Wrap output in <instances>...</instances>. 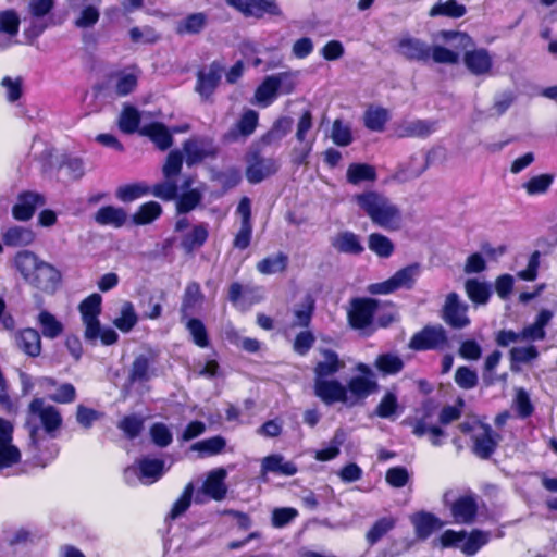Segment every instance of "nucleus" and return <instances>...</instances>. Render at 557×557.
<instances>
[{
  "label": "nucleus",
  "mask_w": 557,
  "mask_h": 557,
  "mask_svg": "<svg viewBox=\"0 0 557 557\" xmlns=\"http://www.w3.org/2000/svg\"><path fill=\"white\" fill-rule=\"evenodd\" d=\"M39 384L50 399L57 403L67 404L75 399L76 392L72 384L65 383L57 386L54 381L49 377L39 380Z\"/></svg>",
  "instance_id": "2f4dec72"
},
{
  "label": "nucleus",
  "mask_w": 557,
  "mask_h": 557,
  "mask_svg": "<svg viewBox=\"0 0 557 557\" xmlns=\"http://www.w3.org/2000/svg\"><path fill=\"white\" fill-rule=\"evenodd\" d=\"M208 16L202 13H193L180 20L176 24V33L180 35L198 34L207 24Z\"/></svg>",
  "instance_id": "a18cd8bd"
},
{
  "label": "nucleus",
  "mask_w": 557,
  "mask_h": 557,
  "mask_svg": "<svg viewBox=\"0 0 557 557\" xmlns=\"http://www.w3.org/2000/svg\"><path fill=\"white\" fill-rule=\"evenodd\" d=\"M62 425L59 409L46 404L41 398H35L28 406L25 428L34 445H37L45 435L54 437Z\"/></svg>",
  "instance_id": "7ed1b4c3"
},
{
  "label": "nucleus",
  "mask_w": 557,
  "mask_h": 557,
  "mask_svg": "<svg viewBox=\"0 0 557 557\" xmlns=\"http://www.w3.org/2000/svg\"><path fill=\"white\" fill-rule=\"evenodd\" d=\"M226 3L246 16L261 17L280 13L275 0H225Z\"/></svg>",
  "instance_id": "4be33fe9"
},
{
  "label": "nucleus",
  "mask_w": 557,
  "mask_h": 557,
  "mask_svg": "<svg viewBox=\"0 0 557 557\" xmlns=\"http://www.w3.org/2000/svg\"><path fill=\"white\" fill-rule=\"evenodd\" d=\"M154 376H157L154 356L152 354L137 356L129 370V380L133 383H144Z\"/></svg>",
  "instance_id": "bb28decb"
},
{
  "label": "nucleus",
  "mask_w": 557,
  "mask_h": 557,
  "mask_svg": "<svg viewBox=\"0 0 557 557\" xmlns=\"http://www.w3.org/2000/svg\"><path fill=\"white\" fill-rule=\"evenodd\" d=\"M314 308V301L310 296L302 299L293 310V326H308Z\"/></svg>",
  "instance_id": "864d4df0"
},
{
  "label": "nucleus",
  "mask_w": 557,
  "mask_h": 557,
  "mask_svg": "<svg viewBox=\"0 0 557 557\" xmlns=\"http://www.w3.org/2000/svg\"><path fill=\"white\" fill-rule=\"evenodd\" d=\"M286 265L287 257L283 253H277L258 262L257 269L262 274H275L284 271Z\"/></svg>",
  "instance_id": "bf43d9fd"
},
{
  "label": "nucleus",
  "mask_w": 557,
  "mask_h": 557,
  "mask_svg": "<svg viewBox=\"0 0 557 557\" xmlns=\"http://www.w3.org/2000/svg\"><path fill=\"white\" fill-rule=\"evenodd\" d=\"M377 301L370 298H356L350 302L348 319L352 327L364 329L372 322Z\"/></svg>",
  "instance_id": "aec40b11"
},
{
  "label": "nucleus",
  "mask_w": 557,
  "mask_h": 557,
  "mask_svg": "<svg viewBox=\"0 0 557 557\" xmlns=\"http://www.w3.org/2000/svg\"><path fill=\"white\" fill-rule=\"evenodd\" d=\"M352 200L373 224L386 231L401 228L404 221L401 210L384 194L367 190L355 195Z\"/></svg>",
  "instance_id": "f257e3e1"
},
{
  "label": "nucleus",
  "mask_w": 557,
  "mask_h": 557,
  "mask_svg": "<svg viewBox=\"0 0 557 557\" xmlns=\"http://www.w3.org/2000/svg\"><path fill=\"white\" fill-rule=\"evenodd\" d=\"M139 74L135 66L113 71L107 77L106 88L116 96H126L136 88Z\"/></svg>",
  "instance_id": "4468645a"
},
{
  "label": "nucleus",
  "mask_w": 557,
  "mask_h": 557,
  "mask_svg": "<svg viewBox=\"0 0 557 557\" xmlns=\"http://www.w3.org/2000/svg\"><path fill=\"white\" fill-rule=\"evenodd\" d=\"M312 115L309 111H306L302 113L297 124L296 138L299 141V146L293 150L295 163H307V159L315 140L312 134Z\"/></svg>",
  "instance_id": "ddd939ff"
},
{
  "label": "nucleus",
  "mask_w": 557,
  "mask_h": 557,
  "mask_svg": "<svg viewBox=\"0 0 557 557\" xmlns=\"http://www.w3.org/2000/svg\"><path fill=\"white\" fill-rule=\"evenodd\" d=\"M13 423L0 418V469L12 467L21 460L20 449L12 444Z\"/></svg>",
  "instance_id": "dca6fc26"
},
{
  "label": "nucleus",
  "mask_w": 557,
  "mask_h": 557,
  "mask_svg": "<svg viewBox=\"0 0 557 557\" xmlns=\"http://www.w3.org/2000/svg\"><path fill=\"white\" fill-rule=\"evenodd\" d=\"M276 170L277 165L273 160H259L248 166L246 176L250 183H259Z\"/></svg>",
  "instance_id": "de8ad7c7"
},
{
  "label": "nucleus",
  "mask_w": 557,
  "mask_h": 557,
  "mask_svg": "<svg viewBox=\"0 0 557 557\" xmlns=\"http://www.w3.org/2000/svg\"><path fill=\"white\" fill-rule=\"evenodd\" d=\"M369 249L380 258H389L395 249L393 242L385 235L372 233L368 238Z\"/></svg>",
  "instance_id": "8fccbe9b"
},
{
  "label": "nucleus",
  "mask_w": 557,
  "mask_h": 557,
  "mask_svg": "<svg viewBox=\"0 0 557 557\" xmlns=\"http://www.w3.org/2000/svg\"><path fill=\"white\" fill-rule=\"evenodd\" d=\"M436 123L428 120H404L394 127L397 137H421L432 134Z\"/></svg>",
  "instance_id": "cd10ccee"
},
{
  "label": "nucleus",
  "mask_w": 557,
  "mask_h": 557,
  "mask_svg": "<svg viewBox=\"0 0 557 557\" xmlns=\"http://www.w3.org/2000/svg\"><path fill=\"white\" fill-rule=\"evenodd\" d=\"M226 442L221 436H213L191 445V450L198 451L201 458L214 456L223 451Z\"/></svg>",
  "instance_id": "3c124183"
},
{
  "label": "nucleus",
  "mask_w": 557,
  "mask_h": 557,
  "mask_svg": "<svg viewBox=\"0 0 557 557\" xmlns=\"http://www.w3.org/2000/svg\"><path fill=\"white\" fill-rule=\"evenodd\" d=\"M298 84L297 71H285L268 75L257 87L252 103L267 108L274 102L280 94H292Z\"/></svg>",
  "instance_id": "39448f33"
},
{
  "label": "nucleus",
  "mask_w": 557,
  "mask_h": 557,
  "mask_svg": "<svg viewBox=\"0 0 557 557\" xmlns=\"http://www.w3.org/2000/svg\"><path fill=\"white\" fill-rule=\"evenodd\" d=\"M227 470L224 468H215L209 471L200 488V493L196 495V503H203L200 494L207 495L214 500H222L227 493L225 480Z\"/></svg>",
  "instance_id": "a211bd4d"
},
{
  "label": "nucleus",
  "mask_w": 557,
  "mask_h": 557,
  "mask_svg": "<svg viewBox=\"0 0 557 557\" xmlns=\"http://www.w3.org/2000/svg\"><path fill=\"white\" fill-rule=\"evenodd\" d=\"M397 52L409 60L428 61L431 50L424 41L410 36H403L398 39Z\"/></svg>",
  "instance_id": "393cba45"
},
{
  "label": "nucleus",
  "mask_w": 557,
  "mask_h": 557,
  "mask_svg": "<svg viewBox=\"0 0 557 557\" xmlns=\"http://www.w3.org/2000/svg\"><path fill=\"white\" fill-rule=\"evenodd\" d=\"M183 157L178 150H172L162 168L164 181L152 187L151 194L163 200H173L176 198L178 188L176 176L181 173Z\"/></svg>",
  "instance_id": "1a4fd4ad"
},
{
  "label": "nucleus",
  "mask_w": 557,
  "mask_h": 557,
  "mask_svg": "<svg viewBox=\"0 0 557 557\" xmlns=\"http://www.w3.org/2000/svg\"><path fill=\"white\" fill-rule=\"evenodd\" d=\"M346 177L354 185L362 182H374L376 180V171L374 166L367 163H351L347 169Z\"/></svg>",
  "instance_id": "c03bdc74"
},
{
  "label": "nucleus",
  "mask_w": 557,
  "mask_h": 557,
  "mask_svg": "<svg viewBox=\"0 0 557 557\" xmlns=\"http://www.w3.org/2000/svg\"><path fill=\"white\" fill-rule=\"evenodd\" d=\"M404 423L412 428L416 436H428L432 445L440 446L446 437L444 430L435 423V416L430 409H424L416 417L407 418Z\"/></svg>",
  "instance_id": "f8f14e48"
},
{
  "label": "nucleus",
  "mask_w": 557,
  "mask_h": 557,
  "mask_svg": "<svg viewBox=\"0 0 557 557\" xmlns=\"http://www.w3.org/2000/svg\"><path fill=\"white\" fill-rule=\"evenodd\" d=\"M113 325L123 333H129L138 323V314L131 301H124L117 317L112 321Z\"/></svg>",
  "instance_id": "a19ab883"
},
{
  "label": "nucleus",
  "mask_w": 557,
  "mask_h": 557,
  "mask_svg": "<svg viewBox=\"0 0 557 557\" xmlns=\"http://www.w3.org/2000/svg\"><path fill=\"white\" fill-rule=\"evenodd\" d=\"M13 263L23 278L40 290L54 292L60 283L59 270L29 250L17 252Z\"/></svg>",
  "instance_id": "f03ea898"
},
{
  "label": "nucleus",
  "mask_w": 557,
  "mask_h": 557,
  "mask_svg": "<svg viewBox=\"0 0 557 557\" xmlns=\"http://www.w3.org/2000/svg\"><path fill=\"white\" fill-rule=\"evenodd\" d=\"M476 512V504L473 497L462 496L451 505V513L456 522L469 523Z\"/></svg>",
  "instance_id": "4c0bfd02"
},
{
  "label": "nucleus",
  "mask_w": 557,
  "mask_h": 557,
  "mask_svg": "<svg viewBox=\"0 0 557 557\" xmlns=\"http://www.w3.org/2000/svg\"><path fill=\"white\" fill-rule=\"evenodd\" d=\"M20 16L13 10L0 12V48H8L14 42L18 33Z\"/></svg>",
  "instance_id": "c85d7f7f"
},
{
  "label": "nucleus",
  "mask_w": 557,
  "mask_h": 557,
  "mask_svg": "<svg viewBox=\"0 0 557 557\" xmlns=\"http://www.w3.org/2000/svg\"><path fill=\"white\" fill-rule=\"evenodd\" d=\"M37 323L47 338H55L63 332V324L50 312L42 310L38 314Z\"/></svg>",
  "instance_id": "09e8293b"
},
{
  "label": "nucleus",
  "mask_w": 557,
  "mask_h": 557,
  "mask_svg": "<svg viewBox=\"0 0 557 557\" xmlns=\"http://www.w3.org/2000/svg\"><path fill=\"white\" fill-rule=\"evenodd\" d=\"M399 410L400 406L398 404V397L394 392L389 391L380 400L375 408V413L380 418L395 419L399 413Z\"/></svg>",
  "instance_id": "603ef678"
},
{
  "label": "nucleus",
  "mask_w": 557,
  "mask_h": 557,
  "mask_svg": "<svg viewBox=\"0 0 557 557\" xmlns=\"http://www.w3.org/2000/svg\"><path fill=\"white\" fill-rule=\"evenodd\" d=\"M440 36L446 46L430 47V57L436 63L456 64L459 62L461 52L473 46L472 38L465 33L442 32Z\"/></svg>",
  "instance_id": "423d86ee"
},
{
  "label": "nucleus",
  "mask_w": 557,
  "mask_h": 557,
  "mask_svg": "<svg viewBox=\"0 0 557 557\" xmlns=\"http://www.w3.org/2000/svg\"><path fill=\"white\" fill-rule=\"evenodd\" d=\"M375 366L385 374H395L403 369L404 363L398 356L384 354L377 357Z\"/></svg>",
  "instance_id": "338daca9"
},
{
  "label": "nucleus",
  "mask_w": 557,
  "mask_h": 557,
  "mask_svg": "<svg viewBox=\"0 0 557 557\" xmlns=\"http://www.w3.org/2000/svg\"><path fill=\"white\" fill-rule=\"evenodd\" d=\"M356 371L359 374L350 377L345 385L348 407L356 406L377 389L375 375L369 366L360 362Z\"/></svg>",
  "instance_id": "6e6552de"
},
{
  "label": "nucleus",
  "mask_w": 557,
  "mask_h": 557,
  "mask_svg": "<svg viewBox=\"0 0 557 557\" xmlns=\"http://www.w3.org/2000/svg\"><path fill=\"white\" fill-rule=\"evenodd\" d=\"M313 391L325 405L341 403L347 406L346 386L334 377L314 380Z\"/></svg>",
  "instance_id": "f3484780"
},
{
  "label": "nucleus",
  "mask_w": 557,
  "mask_h": 557,
  "mask_svg": "<svg viewBox=\"0 0 557 557\" xmlns=\"http://www.w3.org/2000/svg\"><path fill=\"white\" fill-rule=\"evenodd\" d=\"M419 275L420 267L418 264H411L398 270L392 277L384 282L370 284L367 289L370 294L374 295H387L400 288L410 289Z\"/></svg>",
  "instance_id": "9b49d317"
},
{
  "label": "nucleus",
  "mask_w": 557,
  "mask_h": 557,
  "mask_svg": "<svg viewBox=\"0 0 557 557\" xmlns=\"http://www.w3.org/2000/svg\"><path fill=\"white\" fill-rule=\"evenodd\" d=\"M205 191V186L200 185L196 188H193L184 194L177 200V210L181 213L188 212L196 208V206L200 202L202 198V194Z\"/></svg>",
  "instance_id": "052dcab7"
},
{
  "label": "nucleus",
  "mask_w": 557,
  "mask_h": 557,
  "mask_svg": "<svg viewBox=\"0 0 557 557\" xmlns=\"http://www.w3.org/2000/svg\"><path fill=\"white\" fill-rule=\"evenodd\" d=\"M127 219L126 212L122 208L106 206L100 208L95 214V221L100 225H110L121 227Z\"/></svg>",
  "instance_id": "58836bf2"
},
{
  "label": "nucleus",
  "mask_w": 557,
  "mask_h": 557,
  "mask_svg": "<svg viewBox=\"0 0 557 557\" xmlns=\"http://www.w3.org/2000/svg\"><path fill=\"white\" fill-rule=\"evenodd\" d=\"M45 199L37 193H24L17 198V202L13 207V216L20 221L29 220L37 207L44 206Z\"/></svg>",
  "instance_id": "c756f323"
},
{
  "label": "nucleus",
  "mask_w": 557,
  "mask_h": 557,
  "mask_svg": "<svg viewBox=\"0 0 557 557\" xmlns=\"http://www.w3.org/2000/svg\"><path fill=\"white\" fill-rule=\"evenodd\" d=\"M140 114L132 106L124 107L120 119L119 127L122 132L131 134L139 128Z\"/></svg>",
  "instance_id": "13d9d810"
},
{
  "label": "nucleus",
  "mask_w": 557,
  "mask_h": 557,
  "mask_svg": "<svg viewBox=\"0 0 557 557\" xmlns=\"http://www.w3.org/2000/svg\"><path fill=\"white\" fill-rule=\"evenodd\" d=\"M221 78L220 65L213 63L198 72V82L196 90L201 97L208 98L216 88Z\"/></svg>",
  "instance_id": "7c9ffc66"
},
{
  "label": "nucleus",
  "mask_w": 557,
  "mask_h": 557,
  "mask_svg": "<svg viewBox=\"0 0 557 557\" xmlns=\"http://www.w3.org/2000/svg\"><path fill=\"white\" fill-rule=\"evenodd\" d=\"M553 313L548 310H542L533 324L521 331L522 341H540L545 337V326L549 323Z\"/></svg>",
  "instance_id": "79ce46f5"
},
{
  "label": "nucleus",
  "mask_w": 557,
  "mask_h": 557,
  "mask_svg": "<svg viewBox=\"0 0 557 557\" xmlns=\"http://www.w3.org/2000/svg\"><path fill=\"white\" fill-rule=\"evenodd\" d=\"M277 473L282 475H294L297 472V467L292 461H286L281 455H270L262 459L261 473Z\"/></svg>",
  "instance_id": "f704fd0d"
},
{
  "label": "nucleus",
  "mask_w": 557,
  "mask_h": 557,
  "mask_svg": "<svg viewBox=\"0 0 557 557\" xmlns=\"http://www.w3.org/2000/svg\"><path fill=\"white\" fill-rule=\"evenodd\" d=\"M5 245L12 247L28 246L35 240V234L32 230L23 226H12L2 233Z\"/></svg>",
  "instance_id": "ea45409f"
},
{
  "label": "nucleus",
  "mask_w": 557,
  "mask_h": 557,
  "mask_svg": "<svg viewBox=\"0 0 557 557\" xmlns=\"http://www.w3.org/2000/svg\"><path fill=\"white\" fill-rule=\"evenodd\" d=\"M332 244L336 250L343 253L360 255L364 250L360 237L349 231L338 233Z\"/></svg>",
  "instance_id": "c9c22d12"
},
{
  "label": "nucleus",
  "mask_w": 557,
  "mask_h": 557,
  "mask_svg": "<svg viewBox=\"0 0 557 557\" xmlns=\"http://www.w3.org/2000/svg\"><path fill=\"white\" fill-rule=\"evenodd\" d=\"M463 50V64L466 69L475 76H490L493 70V57L484 48Z\"/></svg>",
  "instance_id": "6ab92c4d"
},
{
  "label": "nucleus",
  "mask_w": 557,
  "mask_h": 557,
  "mask_svg": "<svg viewBox=\"0 0 557 557\" xmlns=\"http://www.w3.org/2000/svg\"><path fill=\"white\" fill-rule=\"evenodd\" d=\"M446 343V334L442 326L425 327L416 334L410 342L413 349H434Z\"/></svg>",
  "instance_id": "a878e982"
},
{
  "label": "nucleus",
  "mask_w": 557,
  "mask_h": 557,
  "mask_svg": "<svg viewBox=\"0 0 557 557\" xmlns=\"http://www.w3.org/2000/svg\"><path fill=\"white\" fill-rule=\"evenodd\" d=\"M162 212L161 206L156 201H149L139 207L133 215V222L137 225H145L153 222Z\"/></svg>",
  "instance_id": "5fc2aeb1"
},
{
  "label": "nucleus",
  "mask_w": 557,
  "mask_h": 557,
  "mask_svg": "<svg viewBox=\"0 0 557 557\" xmlns=\"http://www.w3.org/2000/svg\"><path fill=\"white\" fill-rule=\"evenodd\" d=\"M15 342L20 349L28 356H38L41 351V339L39 333L34 329H24L15 334Z\"/></svg>",
  "instance_id": "e433bc0d"
},
{
  "label": "nucleus",
  "mask_w": 557,
  "mask_h": 557,
  "mask_svg": "<svg viewBox=\"0 0 557 557\" xmlns=\"http://www.w3.org/2000/svg\"><path fill=\"white\" fill-rule=\"evenodd\" d=\"M101 304L102 297L95 293L81 302L78 310L85 327L84 337L92 343L100 339L103 345L108 346L117 342L119 334L109 326H101L99 320Z\"/></svg>",
  "instance_id": "20e7f679"
},
{
  "label": "nucleus",
  "mask_w": 557,
  "mask_h": 557,
  "mask_svg": "<svg viewBox=\"0 0 557 557\" xmlns=\"http://www.w3.org/2000/svg\"><path fill=\"white\" fill-rule=\"evenodd\" d=\"M387 119L388 113L386 110L381 108H371L366 112L364 123L366 126L372 131H382Z\"/></svg>",
  "instance_id": "774afa93"
},
{
  "label": "nucleus",
  "mask_w": 557,
  "mask_h": 557,
  "mask_svg": "<svg viewBox=\"0 0 557 557\" xmlns=\"http://www.w3.org/2000/svg\"><path fill=\"white\" fill-rule=\"evenodd\" d=\"M184 151L186 163L190 166L214 156L215 147L208 138H193L184 144Z\"/></svg>",
  "instance_id": "b1692460"
},
{
  "label": "nucleus",
  "mask_w": 557,
  "mask_h": 557,
  "mask_svg": "<svg viewBox=\"0 0 557 557\" xmlns=\"http://www.w3.org/2000/svg\"><path fill=\"white\" fill-rule=\"evenodd\" d=\"M314 367V380L333 377L334 374L344 369L345 363L338 355L330 349H321Z\"/></svg>",
  "instance_id": "5701e85b"
},
{
  "label": "nucleus",
  "mask_w": 557,
  "mask_h": 557,
  "mask_svg": "<svg viewBox=\"0 0 557 557\" xmlns=\"http://www.w3.org/2000/svg\"><path fill=\"white\" fill-rule=\"evenodd\" d=\"M165 462L159 458L144 457L137 463L126 470V476L135 474L146 485L152 484L165 473Z\"/></svg>",
  "instance_id": "2eb2a0df"
},
{
  "label": "nucleus",
  "mask_w": 557,
  "mask_h": 557,
  "mask_svg": "<svg viewBox=\"0 0 557 557\" xmlns=\"http://www.w3.org/2000/svg\"><path fill=\"white\" fill-rule=\"evenodd\" d=\"M410 521L414 527L417 536L420 539L429 537L433 532L444 525V522L437 517L423 511L412 515Z\"/></svg>",
  "instance_id": "473e14b6"
},
{
  "label": "nucleus",
  "mask_w": 557,
  "mask_h": 557,
  "mask_svg": "<svg viewBox=\"0 0 557 557\" xmlns=\"http://www.w3.org/2000/svg\"><path fill=\"white\" fill-rule=\"evenodd\" d=\"M555 180L554 174L544 173L534 175L522 184V188L529 196H537L546 194Z\"/></svg>",
  "instance_id": "49530a36"
},
{
  "label": "nucleus",
  "mask_w": 557,
  "mask_h": 557,
  "mask_svg": "<svg viewBox=\"0 0 557 557\" xmlns=\"http://www.w3.org/2000/svg\"><path fill=\"white\" fill-rule=\"evenodd\" d=\"M466 14L465 5L458 3L456 0H447L446 2L434 5L431 11V16H447V17H461Z\"/></svg>",
  "instance_id": "4d7b16f0"
},
{
  "label": "nucleus",
  "mask_w": 557,
  "mask_h": 557,
  "mask_svg": "<svg viewBox=\"0 0 557 557\" xmlns=\"http://www.w3.org/2000/svg\"><path fill=\"white\" fill-rule=\"evenodd\" d=\"M149 194V188L144 184H129L120 186L116 189V197L123 202L134 201Z\"/></svg>",
  "instance_id": "0e129e2a"
},
{
  "label": "nucleus",
  "mask_w": 557,
  "mask_h": 557,
  "mask_svg": "<svg viewBox=\"0 0 557 557\" xmlns=\"http://www.w3.org/2000/svg\"><path fill=\"white\" fill-rule=\"evenodd\" d=\"M468 306L459 300L455 293L447 295L443 308L444 321L456 329H462L470 324V319L467 317Z\"/></svg>",
  "instance_id": "412c9836"
},
{
  "label": "nucleus",
  "mask_w": 557,
  "mask_h": 557,
  "mask_svg": "<svg viewBox=\"0 0 557 557\" xmlns=\"http://www.w3.org/2000/svg\"><path fill=\"white\" fill-rule=\"evenodd\" d=\"M466 290L469 298L476 304H485L491 295L488 286L478 280H468Z\"/></svg>",
  "instance_id": "69168bd1"
},
{
  "label": "nucleus",
  "mask_w": 557,
  "mask_h": 557,
  "mask_svg": "<svg viewBox=\"0 0 557 557\" xmlns=\"http://www.w3.org/2000/svg\"><path fill=\"white\" fill-rule=\"evenodd\" d=\"M459 429L462 433L471 435L473 451L481 458L490 457L497 446L498 435L493 432L491 426L474 418L460 423Z\"/></svg>",
  "instance_id": "0eeeda50"
},
{
  "label": "nucleus",
  "mask_w": 557,
  "mask_h": 557,
  "mask_svg": "<svg viewBox=\"0 0 557 557\" xmlns=\"http://www.w3.org/2000/svg\"><path fill=\"white\" fill-rule=\"evenodd\" d=\"M54 5V0H29L28 15L24 17V36L28 42H33L48 27L46 15Z\"/></svg>",
  "instance_id": "9d476101"
},
{
  "label": "nucleus",
  "mask_w": 557,
  "mask_h": 557,
  "mask_svg": "<svg viewBox=\"0 0 557 557\" xmlns=\"http://www.w3.org/2000/svg\"><path fill=\"white\" fill-rule=\"evenodd\" d=\"M203 295L200 286L197 283H189L186 286L184 298L182 302L181 313L182 318L186 319L189 314L194 313L202 304Z\"/></svg>",
  "instance_id": "37998d69"
},
{
  "label": "nucleus",
  "mask_w": 557,
  "mask_h": 557,
  "mask_svg": "<svg viewBox=\"0 0 557 557\" xmlns=\"http://www.w3.org/2000/svg\"><path fill=\"white\" fill-rule=\"evenodd\" d=\"M139 133L150 138V140L161 150H165L172 146V134L161 123H150L143 125Z\"/></svg>",
  "instance_id": "72a5a7b5"
},
{
  "label": "nucleus",
  "mask_w": 557,
  "mask_h": 557,
  "mask_svg": "<svg viewBox=\"0 0 557 557\" xmlns=\"http://www.w3.org/2000/svg\"><path fill=\"white\" fill-rule=\"evenodd\" d=\"M208 237V230L205 225L194 226L190 231H188L183 239L182 246L190 251L199 246H201Z\"/></svg>",
  "instance_id": "680f3d73"
},
{
  "label": "nucleus",
  "mask_w": 557,
  "mask_h": 557,
  "mask_svg": "<svg viewBox=\"0 0 557 557\" xmlns=\"http://www.w3.org/2000/svg\"><path fill=\"white\" fill-rule=\"evenodd\" d=\"M488 542V534L482 531L465 532V540L461 542L460 549L466 555H474L483 545Z\"/></svg>",
  "instance_id": "6e6d98bb"
},
{
  "label": "nucleus",
  "mask_w": 557,
  "mask_h": 557,
  "mask_svg": "<svg viewBox=\"0 0 557 557\" xmlns=\"http://www.w3.org/2000/svg\"><path fill=\"white\" fill-rule=\"evenodd\" d=\"M259 121V114L252 109H246L242 113L237 124H236V131L240 136H249L251 135Z\"/></svg>",
  "instance_id": "e2e57ef3"
}]
</instances>
